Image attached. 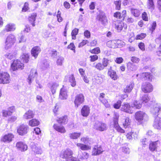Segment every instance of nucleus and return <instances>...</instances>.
Returning <instances> with one entry per match:
<instances>
[{"instance_id":"nucleus-10","label":"nucleus","mask_w":161,"mask_h":161,"mask_svg":"<svg viewBox=\"0 0 161 161\" xmlns=\"http://www.w3.org/2000/svg\"><path fill=\"white\" fill-rule=\"evenodd\" d=\"M94 127L96 130L101 131L105 130L107 129L106 124L101 122H97L96 123Z\"/></svg>"},{"instance_id":"nucleus-51","label":"nucleus","mask_w":161,"mask_h":161,"mask_svg":"<svg viewBox=\"0 0 161 161\" xmlns=\"http://www.w3.org/2000/svg\"><path fill=\"white\" fill-rule=\"evenodd\" d=\"M111 61L106 58H103L102 60V64L104 68L106 67L109 64V62Z\"/></svg>"},{"instance_id":"nucleus-13","label":"nucleus","mask_w":161,"mask_h":161,"mask_svg":"<svg viewBox=\"0 0 161 161\" xmlns=\"http://www.w3.org/2000/svg\"><path fill=\"white\" fill-rule=\"evenodd\" d=\"M37 76V73L36 69H31L30 74L27 79L29 85L31 84L32 81L34 80V78H36Z\"/></svg>"},{"instance_id":"nucleus-5","label":"nucleus","mask_w":161,"mask_h":161,"mask_svg":"<svg viewBox=\"0 0 161 161\" xmlns=\"http://www.w3.org/2000/svg\"><path fill=\"white\" fill-rule=\"evenodd\" d=\"M119 118V114L117 113H115L114 116V117L113 119L114 127L118 132L122 133H124L125 132V130L120 127L118 124V121Z\"/></svg>"},{"instance_id":"nucleus-45","label":"nucleus","mask_w":161,"mask_h":161,"mask_svg":"<svg viewBox=\"0 0 161 161\" xmlns=\"http://www.w3.org/2000/svg\"><path fill=\"white\" fill-rule=\"evenodd\" d=\"M156 42H160V44L159 47L158 48V50L157 52V54L158 56H161V35L159 37L157 38L156 40Z\"/></svg>"},{"instance_id":"nucleus-15","label":"nucleus","mask_w":161,"mask_h":161,"mask_svg":"<svg viewBox=\"0 0 161 161\" xmlns=\"http://www.w3.org/2000/svg\"><path fill=\"white\" fill-rule=\"evenodd\" d=\"M48 87L51 90L53 94L56 92L57 87L59 86V84L58 82H51L49 83L48 85Z\"/></svg>"},{"instance_id":"nucleus-46","label":"nucleus","mask_w":161,"mask_h":161,"mask_svg":"<svg viewBox=\"0 0 161 161\" xmlns=\"http://www.w3.org/2000/svg\"><path fill=\"white\" fill-rule=\"evenodd\" d=\"M127 68L129 70L131 71H135L137 69V66L135 64L129 63L127 64Z\"/></svg>"},{"instance_id":"nucleus-62","label":"nucleus","mask_w":161,"mask_h":161,"mask_svg":"<svg viewBox=\"0 0 161 161\" xmlns=\"http://www.w3.org/2000/svg\"><path fill=\"white\" fill-rule=\"evenodd\" d=\"M122 102L120 100H118L117 102L114 104V108L116 109H119L120 107Z\"/></svg>"},{"instance_id":"nucleus-53","label":"nucleus","mask_w":161,"mask_h":161,"mask_svg":"<svg viewBox=\"0 0 161 161\" xmlns=\"http://www.w3.org/2000/svg\"><path fill=\"white\" fill-rule=\"evenodd\" d=\"M90 52L92 53H94L96 54L100 53V48L98 47H97L93 49L90 50Z\"/></svg>"},{"instance_id":"nucleus-50","label":"nucleus","mask_w":161,"mask_h":161,"mask_svg":"<svg viewBox=\"0 0 161 161\" xmlns=\"http://www.w3.org/2000/svg\"><path fill=\"white\" fill-rule=\"evenodd\" d=\"M78 29L75 28L72 31L71 34L72 39L75 40L76 39V36L78 34Z\"/></svg>"},{"instance_id":"nucleus-14","label":"nucleus","mask_w":161,"mask_h":161,"mask_svg":"<svg viewBox=\"0 0 161 161\" xmlns=\"http://www.w3.org/2000/svg\"><path fill=\"white\" fill-rule=\"evenodd\" d=\"M28 128L27 125H21L17 129V132L19 135H24L27 133Z\"/></svg>"},{"instance_id":"nucleus-26","label":"nucleus","mask_w":161,"mask_h":161,"mask_svg":"<svg viewBox=\"0 0 161 161\" xmlns=\"http://www.w3.org/2000/svg\"><path fill=\"white\" fill-rule=\"evenodd\" d=\"M108 74L111 79L114 80H116L118 79V77L116 72L113 70L111 68L108 70Z\"/></svg>"},{"instance_id":"nucleus-4","label":"nucleus","mask_w":161,"mask_h":161,"mask_svg":"<svg viewBox=\"0 0 161 161\" xmlns=\"http://www.w3.org/2000/svg\"><path fill=\"white\" fill-rule=\"evenodd\" d=\"M11 80L10 75L7 72L0 73V84H8L10 82Z\"/></svg>"},{"instance_id":"nucleus-2","label":"nucleus","mask_w":161,"mask_h":161,"mask_svg":"<svg viewBox=\"0 0 161 161\" xmlns=\"http://www.w3.org/2000/svg\"><path fill=\"white\" fill-rule=\"evenodd\" d=\"M16 41V38L14 35L9 34L6 37L5 43V48L8 50L11 48Z\"/></svg>"},{"instance_id":"nucleus-19","label":"nucleus","mask_w":161,"mask_h":161,"mask_svg":"<svg viewBox=\"0 0 161 161\" xmlns=\"http://www.w3.org/2000/svg\"><path fill=\"white\" fill-rule=\"evenodd\" d=\"M16 147L18 149L21 151H25L27 149V145L21 142H17L16 143Z\"/></svg>"},{"instance_id":"nucleus-17","label":"nucleus","mask_w":161,"mask_h":161,"mask_svg":"<svg viewBox=\"0 0 161 161\" xmlns=\"http://www.w3.org/2000/svg\"><path fill=\"white\" fill-rule=\"evenodd\" d=\"M121 110L126 113L132 114L133 111L132 110L130 105L128 103H125L123 104L121 107Z\"/></svg>"},{"instance_id":"nucleus-31","label":"nucleus","mask_w":161,"mask_h":161,"mask_svg":"<svg viewBox=\"0 0 161 161\" xmlns=\"http://www.w3.org/2000/svg\"><path fill=\"white\" fill-rule=\"evenodd\" d=\"M131 107L139 109L142 107V103L140 101L136 100L134 101L131 104Z\"/></svg>"},{"instance_id":"nucleus-8","label":"nucleus","mask_w":161,"mask_h":161,"mask_svg":"<svg viewBox=\"0 0 161 161\" xmlns=\"http://www.w3.org/2000/svg\"><path fill=\"white\" fill-rule=\"evenodd\" d=\"M73 154V151L70 149L68 148L63 151L61 153L60 157L66 159L67 161L70 159Z\"/></svg>"},{"instance_id":"nucleus-29","label":"nucleus","mask_w":161,"mask_h":161,"mask_svg":"<svg viewBox=\"0 0 161 161\" xmlns=\"http://www.w3.org/2000/svg\"><path fill=\"white\" fill-rule=\"evenodd\" d=\"M147 8L151 12H152L155 8V5L153 0H147Z\"/></svg>"},{"instance_id":"nucleus-39","label":"nucleus","mask_w":161,"mask_h":161,"mask_svg":"<svg viewBox=\"0 0 161 161\" xmlns=\"http://www.w3.org/2000/svg\"><path fill=\"white\" fill-rule=\"evenodd\" d=\"M40 124V122L36 119H32L29 121V124L32 127L36 126Z\"/></svg>"},{"instance_id":"nucleus-58","label":"nucleus","mask_w":161,"mask_h":161,"mask_svg":"<svg viewBox=\"0 0 161 161\" xmlns=\"http://www.w3.org/2000/svg\"><path fill=\"white\" fill-rule=\"evenodd\" d=\"M146 36V33H142L140 34L137 35L136 37V40H141L144 38Z\"/></svg>"},{"instance_id":"nucleus-41","label":"nucleus","mask_w":161,"mask_h":161,"mask_svg":"<svg viewBox=\"0 0 161 161\" xmlns=\"http://www.w3.org/2000/svg\"><path fill=\"white\" fill-rule=\"evenodd\" d=\"M131 12L132 14L135 17H138L140 14V11L136 8H131Z\"/></svg>"},{"instance_id":"nucleus-49","label":"nucleus","mask_w":161,"mask_h":161,"mask_svg":"<svg viewBox=\"0 0 161 161\" xmlns=\"http://www.w3.org/2000/svg\"><path fill=\"white\" fill-rule=\"evenodd\" d=\"M130 124V121L129 118L126 117L125 119V120L123 123V125L125 128H126L129 126Z\"/></svg>"},{"instance_id":"nucleus-55","label":"nucleus","mask_w":161,"mask_h":161,"mask_svg":"<svg viewBox=\"0 0 161 161\" xmlns=\"http://www.w3.org/2000/svg\"><path fill=\"white\" fill-rule=\"evenodd\" d=\"M64 58L63 57H59L57 61V64L58 65L61 66L64 61Z\"/></svg>"},{"instance_id":"nucleus-35","label":"nucleus","mask_w":161,"mask_h":161,"mask_svg":"<svg viewBox=\"0 0 161 161\" xmlns=\"http://www.w3.org/2000/svg\"><path fill=\"white\" fill-rule=\"evenodd\" d=\"M69 81L72 87L75 86L76 84V82L74 75L71 74L69 75Z\"/></svg>"},{"instance_id":"nucleus-30","label":"nucleus","mask_w":161,"mask_h":161,"mask_svg":"<svg viewBox=\"0 0 161 161\" xmlns=\"http://www.w3.org/2000/svg\"><path fill=\"white\" fill-rule=\"evenodd\" d=\"M142 79H144V80H148L149 81H151L153 79V76L151 75L150 73H143L141 74Z\"/></svg>"},{"instance_id":"nucleus-18","label":"nucleus","mask_w":161,"mask_h":161,"mask_svg":"<svg viewBox=\"0 0 161 161\" xmlns=\"http://www.w3.org/2000/svg\"><path fill=\"white\" fill-rule=\"evenodd\" d=\"M103 152V150L101 146H95L93 149L92 155L95 156L98 155Z\"/></svg>"},{"instance_id":"nucleus-48","label":"nucleus","mask_w":161,"mask_h":161,"mask_svg":"<svg viewBox=\"0 0 161 161\" xmlns=\"http://www.w3.org/2000/svg\"><path fill=\"white\" fill-rule=\"evenodd\" d=\"M15 52L7 53L5 55V56L8 59L11 60L15 57Z\"/></svg>"},{"instance_id":"nucleus-34","label":"nucleus","mask_w":161,"mask_h":161,"mask_svg":"<svg viewBox=\"0 0 161 161\" xmlns=\"http://www.w3.org/2000/svg\"><path fill=\"white\" fill-rule=\"evenodd\" d=\"M149 100V98L147 95L144 94L140 97V101L142 104L147 103Z\"/></svg>"},{"instance_id":"nucleus-11","label":"nucleus","mask_w":161,"mask_h":161,"mask_svg":"<svg viewBox=\"0 0 161 161\" xmlns=\"http://www.w3.org/2000/svg\"><path fill=\"white\" fill-rule=\"evenodd\" d=\"M113 24L115 25V28L118 32H120L123 28L126 29L127 28L126 24H125L123 22L119 20L114 22Z\"/></svg>"},{"instance_id":"nucleus-28","label":"nucleus","mask_w":161,"mask_h":161,"mask_svg":"<svg viewBox=\"0 0 161 161\" xmlns=\"http://www.w3.org/2000/svg\"><path fill=\"white\" fill-rule=\"evenodd\" d=\"M36 16L37 14L36 13H34L31 14L28 17V20L29 22L33 26L35 25V21L36 20Z\"/></svg>"},{"instance_id":"nucleus-40","label":"nucleus","mask_w":161,"mask_h":161,"mask_svg":"<svg viewBox=\"0 0 161 161\" xmlns=\"http://www.w3.org/2000/svg\"><path fill=\"white\" fill-rule=\"evenodd\" d=\"M32 148V150L36 154H41L42 153V151L41 147H38L35 145H34L33 146Z\"/></svg>"},{"instance_id":"nucleus-27","label":"nucleus","mask_w":161,"mask_h":161,"mask_svg":"<svg viewBox=\"0 0 161 161\" xmlns=\"http://www.w3.org/2000/svg\"><path fill=\"white\" fill-rule=\"evenodd\" d=\"M5 28L7 32L13 31L16 29V26L13 23H9L5 26Z\"/></svg>"},{"instance_id":"nucleus-43","label":"nucleus","mask_w":161,"mask_h":161,"mask_svg":"<svg viewBox=\"0 0 161 161\" xmlns=\"http://www.w3.org/2000/svg\"><path fill=\"white\" fill-rule=\"evenodd\" d=\"M20 58L24 63H27L29 61V54L27 53H23L21 56Z\"/></svg>"},{"instance_id":"nucleus-61","label":"nucleus","mask_w":161,"mask_h":161,"mask_svg":"<svg viewBox=\"0 0 161 161\" xmlns=\"http://www.w3.org/2000/svg\"><path fill=\"white\" fill-rule=\"evenodd\" d=\"M67 48L73 51L74 53L75 52V47L74 44L73 43H71L67 47Z\"/></svg>"},{"instance_id":"nucleus-52","label":"nucleus","mask_w":161,"mask_h":161,"mask_svg":"<svg viewBox=\"0 0 161 161\" xmlns=\"http://www.w3.org/2000/svg\"><path fill=\"white\" fill-rule=\"evenodd\" d=\"M114 3L115 5V8L117 10H119L120 9L121 2L120 0L114 1Z\"/></svg>"},{"instance_id":"nucleus-64","label":"nucleus","mask_w":161,"mask_h":161,"mask_svg":"<svg viewBox=\"0 0 161 161\" xmlns=\"http://www.w3.org/2000/svg\"><path fill=\"white\" fill-rule=\"evenodd\" d=\"M121 150L122 152L125 153L129 154L130 152V149L128 147H123Z\"/></svg>"},{"instance_id":"nucleus-38","label":"nucleus","mask_w":161,"mask_h":161,"mask_svg":"<svg viewBox=\"0 0 161 161\" xmlns=\"http://www.w3.org/2000/svg\"><path fill=\"white\" fill-rule=\"evenodd\" d=\"M57 121V122L60 124H66L68 121L67 116H64L58 118Z\"/></svg>"},{"instance_id":"nucleus-9","label":"nucleus","mask_w":161,"mask_h":161,"mask_svg":"<svg viewBox=\"0 0 161 161\" xmlns=\"http://www.w3.org/2000/svg\"><path fill=\"white\" fill-rule=\"evenodd\" d=\"M141 89L142 91L145 93H149L153 91V87L151 83L145 82L142 85Z\"/></svg>"},{"instance_id":"nucleus-21","label":"nucleus","mask_w":161,"mask_h":161,"mask_svg":"<svg viewBox=\"0 0 161 161\" xmlns=\"http://www.w3.org/2000/svg\"><path fill=\"white\" fill-rule=\"evenodd\" d=\"M75 143L79 149L82 150H88L91 149V146L88 145L77 142H75Z\"/></svg>"},{"instance_id":"nucleus-56","label":"nucleus","mask_w":161,"mask_h":161,"mask_svg":"<svg viewBox=\"0 0 161 161\" xmlns=\"http://www.w3.org/2000/svg\"><path fill=\"white\" fill-rule=\"evenodd\" d=\"M116 44L118 47H121L125 45V43L122 40H116Z\"/></svg>"},{"instance_id":"nucleus-25","label":"nucleus","mask_w":161,"mask_h":161,"mask_svg":"<svg viewBox=\"0 0 161 161\" xmlns=\"http://www.w3.org/2000/svg\"><path fill=\"white\" fill-rule=\"evenodd\" d=\"M53 127L56 130L61 133H64L66 132L64 126H59L57 124H54L53 125Z\"/></svg>"},{"instance_id":"nucleus-6","label":"nucleus","mask_w":161,"mask_h":161,"mask_svg":"<svg viewBox=\"0 0 161 161\" xmlns=\"http://www.w3.org/2000/svg\"><path fill=\"white\" fill-rule=\"evenodd\" d=\"M84 101V96L82 94L80 93L77 95L75 97L74 101L75 107L78 108L81 104L83 103Z\"/></svg>"},{"instance_id":"nucleus-42","label":"nucleus","mask_w":161,"mask_h":161,"mask_svg":"<svg viewBox=\"0 0 161 161\" xmlns=\"http://www.w3.org/2000/svg\"><path fill=\"white\" fill-rule=\"evenodd\" d=\"M93 64L95 68L98 70L101 71L104 69L102 63L100 62L94 63Z\"/></svg>"},{"instance_id":"nucleus-12","label":"nucleus","mask_w":161,"mask_h":161,"mask_svg":"<svg viewBox=\"0 0 161 161\" xmlns=\"http://www.w3.org/2000/svg\"><path fill=\"white\" fill-rule=\"evenodd\" d=\"M161 111V105L159 103L155 104L151 109V112L155 116H158L159 111Z\"/></svg>"},{"instance_id":"nucleus-16","label":"nucleus","mask_w":161,"mask_h":161,"mask_svg":"<svg viewBox=\"0 0 161 161\" xmlns=\"http://www.w3.org/2000/svg\"><path fill=\"white\" fill-rule=\"evenodd\" d=\"M67 97V87L63 86L61 88L59 95V98L61 99H65Z\"/></svg>"},{"instance_id":"nucleus-32","label":"nucleus","mask_w":161,"mask_h":161,"mask_svg":"<svg viewBox=\"0 0 161 161\" xmlns=\"http://www.w3.org/2000/svg\"><path fill=\"white\" fill-rule=\"evenodd\" d=\"M116 42V40L108 41L107 42V45L109 47L114 48H116L118 47Z\"/></svg>"},{"instance_id":"nucleus-63","label":"nucleus","mask_w":161,"mask_h":161,"mask_svg":"<svg viewBox=\"0 0 161 161\" xmlns=\"http://www.w3.org/2000/svg\"><path fill=\"white\" fill-rule=\"evenodd\" d=\"M57 17L58 22H60L62 21L63 19L61 16V12L59 10L58 11Z\"/></svg>"},{"instance_id":"nucleus-59","label":"nucleus","mask_w":161,"mask_h":161,"mask_svg":"<svg viewBox=\"0 0 161 161\" xmlns=\"http://www.w3.org/2000/svg\"><path fill=\"white\" fill-rule=\"evenodd\" d=\"M29 4L28 3L26 2L25 3L24 6L22 8V11L25 12L29 9Z\"/></svg>"},{"instance_id":"nucleus-57","label":"nucleus","mask_w":161,"mask_h":161,"mask_svg":"<svg viewBox=\"0 0 161 161\" xmlns=\"http://www.w3.org/2000/svg\"><path fill=\"white\" fill-rule=\"evenodd\" d=\"M2 113L3 116L4 117H7L8 116H10L11 115V113L9 112L8 110H3Z\"/></svg>"},{"instance_id":"nucleus-24","label":"nucleus","mask_w":161,"mask_h":161,"mask_svg":"<svg viewBox=\"0 0 161 161\" xmlns=\"http://www.w3.org/2000/svg\"><path fill=\"white\" fill-rule=\"evenodd\" d=\"M35 115L34 112L31 110H29L26 112L23 115L24 118L29 119L32 118Z\"/></svg>"},{"instance_id":"nucleus-60","label":"nucleus","mask_w":161,"mask_h":161,"mask_svg":"<svg viewBox=\"0 0 161 161\" xmlns=\"http://www.w3.org/2000/svg\"><path fill=\"white\" fill-rule=\"evenodd\" d=\"M89 58H90V61L93 62L98 59V57L96 55H91L90 56Z\"/></svg>"},{"instance_id":"nucleus-44","label":"nucleus","mask_w":161,"mask_h":161,"mask_svg":"<svg viewBox=\"0 0 161 161\" xmlns=\"http://www.w3.org/2000/svg\"><path fill=\"white\" fill-rule=\"evenodd\" d=\"M94 80L96 82L97 84L102 83L103 81L102 75L99 74H98L94 76Z\"/></svg>"},{"instance_id":"nucleus-22","label":"nucleus","mask_w":161,"mask_h":161,"mask_svg":"<svg viewBox=\"0 0 161 161\" xmlns=\"http://www.w3.org/2000/svg\"><path fill=\"white\" fill-rule=\"evenodd\" d=\"M90 109L89 107L87 105H84L81 110V114L83 117H86L89 114Z\"/></svg>"},{"instance_id":"nucleus-37","label":"nucleus","mask_w":161,"mask_h":161,"mask_svg":"<svg viewBox=\"0 0 161 161\" xmlns=\"http://www.w3.org/2000/svg\"><path fill=\"white\" fill-rule=\"evenodd\" d=\"M134 84L132 83H131L127 85L124 89V92L125 93H129L132 89Z\"/></svg>"},{"instance_id":"nucleus-23","label":"nucleus","mask_w":161,"mask_h":161,"mask_svg":"<svg viewBox=\"0 0 161 161\" xmlns=\"http://www.w3.org/2000/svg\"><path fill=\"white\" fill-rule=\"evenodd\" d=\"M153 126L155 128L157 129L161 128V118L156 117L154 122Z\"/></svg>"},{"instance_id":"nucleus-1","label":"nucleus","mask_w":161,"mask_h":161,"mask_svg":"<svg viewBox=\"0 0 161 161\" xmlns=\"http://www.w3.org/2000/svg\"><path fill=\"white\" fill-rule=\"evenodd\" d=\"M135 118L136 120L139 124L148 120V117L147 114L142 111H138L135 113Z\"/></svg>"},{"instance_id":"nucleus-7","label":"nucleus","mask_w":161,"mask_h":161,"mask_svg":"<svg viewBox=\"0 0 161 161\" xmlns=\"http://www.w3.org/2000/svg\"><path fill=\"white\" fill-rule=\"evenodd\" d=\"M14 137V135L12 133H8L2 136L1 138V141L5 143L11 142Z\"/></svg>"},{"instance_id":"nucleus-47","label":"nucleus","mask_w":161,"mask_h":161,"mask_svg":"<svg viewBox=\"0 0 161 161\" xmlns=\"http://www.w3.org/2000/svg\"><path fill=\"white\" fill-rule=\"evenodd\" d=\"M89 157L88 154L86 152H84L81 154L79 155V157L81 159H86L89 158Z\"/></svg>"},{"instance_id":"nucleus-54","label":"nucleus","mask_w":161,"mask_h":161,"mask_svg":"<svg viewBox=\"0 0 161 161\" xmlns=\"http://www.w3.org/2000/svg\"><path fill=\"white\" fill-rule=\"evenodd\" d=\"M100 101L104 105L106 108H109L110 107L109 104L108 103L107 100L106 99H104L103 100H101Z\"/></svg>"},{"instance_id":"nucleus-3","label":"nucleus","mask_w":161,"mask_h":161,"mask_svg":"<svg viewBox=\"0 0 161 161\" xmlns=\"http://www.w3.org/2000/svg\"><path fill=\"white\" fill-rule=\"evenodd\" d=\"M24 64L18 59L14 60L11 65V70L13 71L23 69Z\"/></svg>"},{"instance_id":"nucleus-36","label":"nucleus","mask_w":161,"mask_h":161,"mask_svg":"<svg viewBox=\"0 0 161 161\" xmlns=\"http://www.w3.org/2000/svg\"><path fill=\"white\" fill-rule=\"evenodd\" d=\"M158 142H152L149 146V148L152 151H153L156 150L158 147Z\"/></svg>"},{"instance_id":"nucleus-20","label":"nucleus","mask_w":161,"mask_h":161,"mask_svg":"<svg viewBox=\"0 0 161 161\" xmlns=\"http://www.w3.org/2000/svg\"><path fill=\"white\" fill-rule=\"evenodd\" d=\"M41 51L40 47L37 46H36L32 48L31 50V54L35 58H37L39 54Z\"/></svg>"},{"instance_id":"nucleus-33","label":"nucleus","mask_w":161,"mask_h":161,"mask_svg":"<svg viewBox=\"0 0 161 161\" xmlns=\"http://www.w3.org/2000/svg\"><path fill=\"white\" fill-rule=\"evenodd\" d=\"M81 135L80 132H74L69 134V138L72 139H78Z\"/></svg>"}]
</instances>
